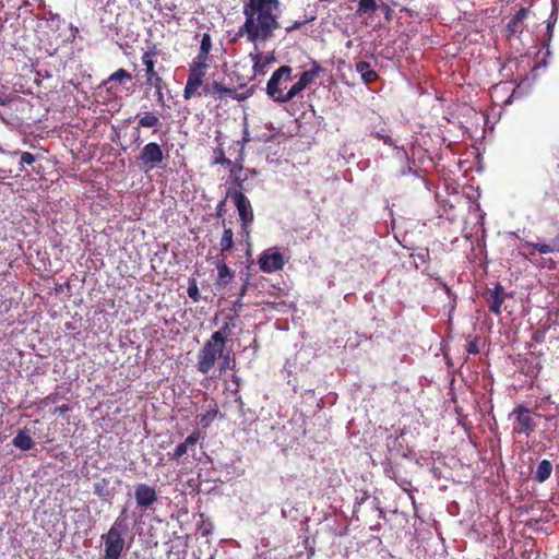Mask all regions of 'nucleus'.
<instances>
[{
	"mask_svg": "<svg viewBox=\"0 0 559 559\" xmlns=\"http://www.w3.org/2000/svg\"><path fill=\"white\" fill-rule=\"evenodd\" d=\"M278 0H246L242 4L245 22L238 27L234 41L246 37L248 43L257 45L270 40L281 24L278 21Z\"/></svg>",
	"mask_w": 559,
	"mask_h": 559,
	"instance_id": "obj_1",
	"label": "nucleus"
},
{
	"mask_svg": "<svg viewBox=\"0 0 559 559\" xmlns=\"http://www.w3.org/2000/svg\"><path fill=\"white\" fill-rule=\"evenodd\" d=\"M229 332L228 323L212 333L210 338L203 344L197 357V370L203 374H207L224 355Z\"/></svg>",
	"mask_w": 559,
	"mask_h": 559,
	"instance_id": "obj_2",
	"label": "nucleus"
},
{
	"mask_svg": "<svg viewBox=\"0 0 559 559\" xmlns=\"http://www.w3.org/2000/svg\"><path fill=\"white\" fill-rule=\"evenodd\" d=\"M157 46L155 44H152L147 50L144 51V53L141 57L142 64L144 66L145 71V85L148 88H154V95L156 98V103L160 107L166 106V98L164 91L167 88V83L162 78L159 72L155 68V57L157 56Z\"/></svg>",
	"mask_w": 559,
	"mask_h": 559,
	"instance_id": "obj_3",
	"label": "nucleus"
},
{
	"mask_svg": "<svg viewBox=\"0 0 559 559\" xmlns=\"http://www.w3.org/2000/svg\"><path fill=\"white\" fill-rule=\"evenodd\" d=\"M126 530L123 520L116 519L107 533L102 535L104 554L99 559H120L124 550L123 532Z\"/></svg>",
	"mask_w": 559,
	"mask_h": 559,
	"instance_id": "obj_4",
	"label": "nucleus"
},
{
	"mask_svg": "<svg viewBox=\"0 0 559 559\" xmlns=\"http://www.w3.org/2000/svg\"><path fill=\"white\" fill-rule=\"evenodd\" d=\"M534 417H542V415L523 404L515 405L510 413V418L513 419L512 433L524 435L528 438L536 428Z\"/></svg>",
	"mask_w": 559,
	"mask_h": 559,
	"instance_id": "obj_5",
	"label": "nucleus"
},
{
	"mask_svg": "<svg viewBox=\"0 0 559 559\" xmlns=\"http://www.w3.org/2000/svg\"><path fill=\"white\" fill-rule=\"evenodd\" d=\"M292 71L289 66H282L273 72L266 84V93L274 102L283 104L284 90L287 82L292 79Z\"/></svg>",
	"mask_w": 559,
	"mask_h": 559,
	"instance_id": "obj_6",
	"label": "nucleus"
},
{
	"mask_svg": "<svg viewBox=\"0 0 559 559\" xmlns=\"http://www.w3.org/2000/svg\"><path fill=\"white\" fill-rule=\"evenodd\" d=\"M138 159L141 169L144 173H148L164 162L163 148L156 142H148L141 148Z\"/></svg>",
	"mask_w": 559,
	"mask_h": 559,
	"instance_id": "obj_7",
	"label": "nucleus"
},
{
	"mask_svg": "<svg viewBox=\"0 0 559 559\" xmlns=\"http://www.w3.org/2000/svg\"><path fill=\"white\" fill-rule=\"evenodd\" d=\"M227 195L233 199L239 214L241 228L248 235L249 227L254 221V214L249 199L240 190H235L233 193L228 191Z\"/></svg>",
	"mask_w": 559,
	"mask_h": 559,
	"instance_id": "obj_8",
	"label": "nucleus"
},
{
	"mask_svg": "<svg viewBox=\"0 0 559 559\" xmlns=\"http://www.w3.org/2000/svg\"><path fill=\"white\" fill-rule=\"evenodd\" d=\"M258 264L262 272L274 273L284 269L286 260L281 252L267 249L259 255Z\"/></svg>",
	"mask_w": 559,
	"mask_h": 559,
	"instance_id": "obj_9",
	"label": "nucleus"
},
{
	"mask_svg": "<svg viewBox=\"0 0 559 559\" xmlns=\"http://www.w3.org/2000/svg\"><path fill=\"white\" fill-rule=\"evenodd\" d=\"M134 498L139 508L148 509L158 500V495L154 487L141 483L134 487Z\"/></svg>",
	"mask_w": 559,
	"mask_h": 559,
	"instance_id": "obj_10",
	"label": "nucleus"
},
{
	"mask_svg": "<svg viewBox=\"0 0 559 559\" xmlns=\"http://www.w3.org/2000/svg\"><path fill=\"white\" fill-rule=\"evenodd\" d=\"M206 73L204 71L188 70V79L183 88V98L191 99L194 96H201L199 90L203 86Z\"/></svg>",
	"mask_w": 559,
	"mask_h": 559,
	"instance_id": "obj_11",
	"label": "nucleus"
},
{
	"mask_svg": "<svg viewBox=\"0 0 559 559\" xmlns=\"http://www.w3.org/2000/svg\"><path fill=\"white\" fill-rule=\"evenodd\" d=\"M138 121L134 130L139 133L141 128L153 129V133L157 132L158 127L162 126L159 116L154 111H141L135 115Z\"/></svg>",
	"mask_w": 559,
	"mask_h": 559,
	"instance_id": "obj_12",
	"label": "nucleus"
},
{
	"mask_svg": "<svg viewBox=\"0 0 559 559\" xmlns=\"http://www.w3.org/2000/svg\"><path fill=\"white\" fill-rule=\"evenodd\" d=\"M506 296L504 289L500 284H497L492 290H489V297L487 298L489 311L499 316Z\"/></svg>",
	"mask_w": 559,
	"mask_h": 559,
	"instance_id": "obj_13",
	"label": "nucleus"
},
{
	"mask_svg": "<svg viewBox=\"0 0 559 559\" xmlns=\"http://www.w3.org/2000/svg\"><path fill=\"white\" fill-rule=\"evenodd\" d=\"M226 257L218 258L215 262L217 269L216 285L219 287L227 286L234 278L235 272L226 264Z\"/></svg>",
	"mask_w": 559,
	"mask_h": 559,
	"instance_id": "obj_14",
	"label": "nucleus"
},
{
	"mask_svg": "<svg viewBox=\"0 0 559 559\" xmlns=\"http://www.w3.org/2000/svg\"><path fill=\"white\" fill-rule=\"evenodd\" d=\"M212 96L214 98H223V97H231L237 100H243L248 97V95H238L236 94L235 90L225 86L221 82L213 81L212 82Z\"/></svg>",
	"mask_w": 559,
	"mask_h": 559,
	"instance_id": "obj_15",
	"label": "nucleus"
},
{
	"mask_svg": "<svg viewBox=\"0 0 559 559\" xmlns=\"http://www.w3.org/2000/svg\"><path fill=\"white\" fill-rule=\"evenodd\" d=\"M12 444L22 451L31 450L34 447V441L29 435V430L26 428L19 430L12 440Z\"/></svg>",
	"mask_w": 559,
	"mask_h": 559,
	"instance_id": "obj_16",
	"label": "nucleus"
},
{
	"mask_svg": "<svg viewBox=\"0 0 559 559\" xmlns=\"http://www.w3.org/2000/svg\"><path fill=\"white\" fill-rule=\"evenodd\" d=\"M382 0H358L356 15L365 16L371 15L380 9Z\"/></svg>",
	"mask_w": 559,
	"mask_h": 559,
	"instance_id": "obj_17",
	"label": "nucleus"
},
{
	"mask_svg": "<svg viewBox=\"0 0 559 559\" xmlns=\"http://www.w3.org/2000/svg\"><path fill=\"white\" fill-rule=\"evenodd\" d=\"M355 68L366 84L372 83L378 79L377 72L371 68L370 63L367 61H358Z\"/></svg>",
	"mask_w": 559,
	"mask_h": 559,
	"instance_id": "obj_18",
	"label": "nucleus"
},
{
	"mask_svg": "<svg viewBox=\"0 0 559 559\" xmlns=\"http://www.w3.org/2000/svg\"><path fill=\"white\" fill-rule=\"evenodd\" d=\"M526 246L533 247L539 253L546 254L550 252H559V234L550 239L549 243L530 242L526 241Z\"/></svg>",
	"mask_w": 559,
	"mask_h": 559,
	"instance_id": "obj_19",
	"label": "nucleus"
},
{
	"mask_svg": "<svg viewBox=\"0 0 559 559\" xmlns=\"http://www.w3.org/2000/svg\"><path fill=\"white\" fill-rule=\"evenodd\" d=\"M551 472H552L551 462L548 460H542L538 463L537 468L534 473V480L542 484L550 477Z\"/></svg>",
	"mask_w": 559,
	"mask_h": 559,
	"instance_id": "obj_20",
	"label": "nucleus"
},
{
	"mask_svg": "<svg viewBox=\"0 0 559 559\" xmlns=\"http://www.w3.org/2000/svg\"><path fill=\"white\" fill-rule=\"evenodd\" d=\"M322 71H323L322 67L317 61H312L311 68L307 71H304L300 74L299 81L307 87L319 76V74Z\"/></svg>",
	"mask_w": 559,
	"mask_h": 559,
	"instance_id": "obj_21",
	"label": "nucleus"
},
{
	"mask_svg": "<svg viewBox=\"0 0 559 559\" xmlns=\"http://www.w3.org/2000/svg\"><path fill=\"white\" fill-rule=\"evenodd\" d=\"M219 373H225L227 370H234L236 367L235 355L230 349H225L224 355L218 360Z\"/></svg>",
	"mask_w": 559,
	"mask_h": 559,
	"instance_id": "obj_22",
	"label": "nucleus"
},
{
	"mask_svg": "<svg viewBox=\"0 0 559 559\" xmlns=\"http://www.w3.org/2000/svg\"><path fill=\"white\" fill-rule=\"evenodd\" d=\"M234 245V233L231 228H225L219 240L221 258L225 257V252L230 251Z\"/></svg>",
	"mask_w": 559,
	"mask_h": 559,
	"instance_id": "obj_23",
	"label": "nucleus"
},
{
	"mask_svg": "<svg viewBox=\"0 0 559 559\" xmlns=\"http://www.w3.org/2000/svg\"><path fill=\"white\" fill-rule=\"evenodd\" d=\"M212 165H222V166H233V162L226 157L225 150L223 144L219 142L217 147L213 151V159L211 162Z\"/></svg>",
	"mask_w": 559,
	"mask_h": 559,
	"instance_id": "obj_24",
	"label": "nucleus"
},
{
	"mask_svg": "<svg viewBox=\"0 0 559 559\" xmlns=\"http://www.w3.org/2000/svg\"><path fill=\"white\" fill-rule=\"evenodd\" d=\"M209 60L210 56L198 53L193 60L189 63V69L195 70V71H204L206 73V70L209 69Z\"/></svg>",
	"mask_w": 559,
	"mask_h": 559,
	"instance_id": "obj_25",
	"label": "nucleus"
},
{
	"mask_svg": "<svg viewBox=\"0 0 559 559\" xmlns=\"http://www.w3.org/2000/svg\"><path fill=\"white\" fill-rule=\"evenodd\" d=\"M219 411L217 405L215 404L214 407L206 411L204 414H200L197 418L199 419V424L203 428H207L214 419L217 417Z\"/></svg>",
	"mask_w": 559,
	"mask_h": 559,
	"instance_id": "obj_26",
	"label": "nucleus"
},
{
	"mask_svg": "<svg viewBox=\"0 0 559 559\" xmlns=\"http://www.w3.org/2000/svg\"><path fill=\"white\" fill-rule=\"evenodd\" d=\"M554 404V401L551 400V395H543V396H536L534 400L533 411H542L547 412L549 411L550 406Z\"/></svg>",
	"mask_w": 559,
	"mask_h": 559,
	"instance_id": "obj_27",
	"label": "nucleus"
},
{
	"mask_svg": "<svg viewBox=\"0 0 559 559\" xmlns=\"http://www.w3.org/2000/svg\"><path fill=\"white\" fill-rule=\"evenodd\" d=\"M131 79H132L131 73L129 71H127L126 69L120 68L109 75L106 83L117 82L119 84H122L127 81H130Z\"/></svg>",
	"mask_w": 559,
	"mask_h": 559,
	"instance_id": "obj_28",
	"label": "nucleus"
},
{
	"mask_svg": "<svg viewBox=\"0 0 559 559\" xmlns=\"http://www.w3.org/2000/svg\"><path fill=\"white\" fill-rule=\"evenodd\" d=\"M528 14V9L526 8H521L519 11H516V13L512 16V19L509 21L508 23V29L511 32V33H515L516 32V27H518V24L524 20Z\"/></svg>",
	"mask_w": 559,
	"mask_h": 559,
	"instance_id": "obj_29",
	"label": "nucleus"
},
{
	"mask_svg": "<svg viewBox=\"0 0 559 559\" xmlns=\"http://www.w3.org/2000/svg\"><path fill=\"white\" fill-rule=\"evenodd\" d=\"M306 86L298 80L292 87L284 94L283 104L288 103L297 96Z\"/></svg>",
	"mask_w": 559,
	"mask_h": 559,
	"instance_id": "obj_30",
	"label": "nucleus"
},
{
	"mask_svg": "<svg viewBox=\"0 0 559 559\" xmlns=\"http://www.w3.org/2000/svg\"><path fill=\"white\" fill-rule=\"evenodd\" d=\"M187 294L194 302H198L201 299L198 282L194 277L189 278Z\"/></svg>",
	"mask_w": 559,
	"mask_h": 559,
	"instance_id": "obj_31",
	"label": "nucleus"
},
{
	"mask_svg": "<svg viewBox=\"0 0 559 559\" xmlns=\"http://www.w3.org/2000/svg\"><path fill=\"white\" fill-rule=\"evenodd\" d=\"M212 50V37L209 33H203L200 41V50L199 53L210 56Z\"/></svg>",
	"mask_w": 559,
	"mask_h": 559,
	"instance_id": "obj_32",
	"label": "nucleus"
},
{
	"mask_svg": "<svg viewBox=\"0 0 559 559\" xmlns=\"http://www.w3.org/2000/svg\"><path fill=\"white\" fill-rule=\"evenodd\" d=\"M94 493L102 499H107L109 497V491L107 490V481L105 479L94 484Z\"/></svg>",
	"mask_w": 559,
	"mask_h": 559,
	"instance_id": "obj_33",
	"label": "nucleus"
},
{
	"mask_svg": "<svg viewBox=\"0 0 559 559\" xmlns=\"http://www.w3.org/2000/svg\"><path fill=\"white\" fill-rule=\"evenodd\" d=\"M479 337L478 336H474V337H469L468 341H467V344H466V352L468 354H472V355H477L479 354Z\"/></svg>",
	"mask_w": 559,
	"mask_h": 559,
	"instance_id": "obj_34",
	"label": "nucleus"
},
{
	"mask_svg": "<svg viewBox=\"0 0 559 559\" xmlns=\"http://www.w3.org/2000/svg\"><path fill=\"white\" fill-rule=\"evenodd\" d=\"M14 155H20L21 156V159H20V164L21 165H32L34 162H35V155H33L32 153L29 152H20V151H15L13 153Z\"/></svg>",
	"mask_w": 559,
	"mask_h": 559,
	"instance_id": "obj_35",
	"label": "nucleus"
},
{
	"mask_svg": "<svg viewBox=\"0 0 559 559\" xmlns=\"http://www.w3.org/2000/svg\"><path fill=\"white\" fill-rule=\"evenodd\" d=\"M188 452V448L183 442L179 443L170 455V460L178 461Z\"/></svg>",
	"mask_w": 559,
	"mask_h": 559,
	"instance_id": "obj_36",
	"label": "nucleus"
},
{
	"mask_svg": "<svg viewBox=\"0 0 559 559\" xmlns=\"http://www.w3.org/2000/svg\"><path fill=\"white\" fill-rule=\"evenodd\" d=\"M252 61H253V69L255 72H260L262 71V68L264 66V63L262 62V55L261 53H254V55H250Z\"/></svg>",
	"mask_w": 559,
	"mask_h": 559,
	"instance_id": "obj_37",
	"label": "nucleus"
},
{
	"mask_svg": "<svg viewBox=\"0 0 559 559\" xmlns=\"http://www.w3.org/2000/svg\"><path fill=\"white\" fill-rule=\"evenodd\" d=\"M200 440V433L199 432H192L190 433L186 440L183 441V443L186 444V447L188 448L189 445H194L198 443V441Z\"/></svg>",
	"mask_w": 559,
	"mask_h": 559,
	"instance_id": "obj_38",
	"label": "nucleus"
},
{
	"mask_svg": "<svg viewBox=\"0 0 559 559\" xmlns=\"http://www.w3.org/2000/svg\"><path fill=\"white\" fill-rule=\"evenodd\" d=\"M379 10H381L383 12L384 17H385L386 21H391L392 20L393 11H392V9L390 8V5L388 3L383 2V1L380 2V9Z\"/></svg>",
	"mask_w": 559,
	"mask_h": 559,
	"instance_id": "obj_39",
	"label": "nucleus"
},
{
	"mask_svg": "<svg viewBox=\"0 0 559 559\" xmlns=\"http://www.w3.org/2000/svg\"><path fill=\"white\" fill-rule=\"evenodd\" d=\"M225 205H226V199H224V200L218 202V204L216 206V216L217 217H223L224 216Z\"/></svg>",
	"mask_w": 559,
	"mask_h": 559,
	"instance_id": "obj_40",
	"label": "nucleus"
},
{
	"mask_svg": "<svg viewBox=\"0 0 559 559\" xmlns=\"http://www.w3.org/2000/svg\"><path fill=\"white\" fill-rule=\"evenodd\" d=\"M374 136L382 140L385 144H388L390 146L394 145L393 139L390 135H382V134L376 133Z\"/></svg>",
	"mask_w": 559,
	"mask_h": 559,
	"instance_id": "obj_41",
	"label": "nucleus"
},
{
	"mask_svg": "<svg viewBox=\"0 0 559 559\" xmlns=\"http://www.w3.org/2000/svg\"><path fill=\"white\" fill-rule=\"evenodd\" d=\"M56 400H57V394H50V395H47L46 397H44L40 403H41V405L47 406L50 403H55Z\"/></svg>",
	"mask_w": 559,
	"mask_h": 559,
	"instance_id": "obj_42",
	"label": "nucleus"
},
{
	"mask_svg": "<svg viewBox=\"0 0 559 559\" xmlns=\"http://www.w3.org/2000/svg\"><path fill=\"white\" fill-rule=\"evenodd\" d=\"M248 286H249V276L246 277L242 286L240 287L238 297H245V295L247 294V290H248Z\"/></svg>",
	"mask_w": 559,
	"mask_h": 559,
	"instance_id": "obj_43",
	"label": "nucleus"
},
{
	"mask_svg": "<svg viewBox=\"0 0 559 559\" xmlns=\"http://www.w3.org/2000/svg\"><path fill=\"white\" fill-rule=\"evenodd\" d=\"M70 411V407L68 404H62L53 409V414H66Z\"/></svg>",
	"mask_w": 559,
	"mask_h": 559,
	"instance_id": "obj_44",
	"label": "nucleus"
},
{
	"mask_svg": "<svg viewBox=\"0 0 559 559\" xmlns=\"http://www.w3.org/2000/svg\"><path fill=\"white\" fill-rule=\"evenodd\" d=\"M305 23H306V21H296V22H294V24H293V25H290V26L286 27V32H287V33H289V32H292V31H294V29H298V28H300Z\"/></svg>",
	"mask_w": 559,
	"mask_h": 559,
	"instance_id": "obj_45",
	"label": "nucleus"
},
{
	"mask_svg": "<svg viewBox=\"0 0 559 559\" xmlns=\"http://www.w3.org/2000/svg\"><path fill=\"white\" fill-rule=\"evenodd\" d=\"M543 266H547L549 270H556L557 262L554 261L552 259H548L546 260L545 264H543Z\"/></svg>",
	"mask_w": 559,
	"mask_h": 559,
	"instance_id": "obj_46",
	"label": "nucleus"
},
{
	"mask_svg": "<svg viewBox=\"0 0 559 559\" xmlns=\"http://www.w3.org/2000/svg\"><path fill=\"white\" fill-rule=\"evenodd\" d=\"M242 298L243 297H238L235 302H234V308L239 311L241 310V308L243 307V304H242Z\"/></svg>",
	"mask_w": 559,
	"mask_h": 559,
	"instance_id": "obj_47",
	"label": "nucleus"
},
{
	"mask_svg": "<svg viewBox=\"0 0 559 559\" xmlns=\"http://www.w3.org/2000/svg\"><path fill=\"white\" fill-rule=\"evenodd\" d=\"M202 87H203L202 93H203L204 95H210V96H212V90H211V87H212V83H210V84H205V85L203 84V86H202Z\"/></svg>",
	"mask_w": 559,
	"mask_h": 559,
	"instance_id": "obj_48",
	"label": "nucleus"
},
{
	"mask_svg": "<svg viewBox=\"0 0 559 559\" xmlns=\"http://www.w3.org/2000/svg\"><path fill=\"white\" fill-rule=\"evenodd\" d=\"M237 145H239V156H238V160L242 162L243 160V151H245V147H243V144H241L239 141L236 142Z\"/></svg>",
	"mask_w": 559,
	"mask_h": 559,
	"instance_id": "obj_49",
	"label": "nucleus"
},
{
	"mask_svg": "<svg viewBox=\"0 0 559 559\" xmlns=\"http://www.w3.org/2000/svg\"><path fill=\"white\" fill-rule=\"evenodd\" d=\"M235 182L238 186L239 190L242 191L243 181L239 177H235Z\"/></svg>",
	"mask_w": 559,
	"mask_h": 559,
	"instance_id": "obj_50",
	"label": "nucleus"
},
{
	"mask_svg": "<svg viewBox=\"0 0 559 559\" xmlns=\"http://www.w3.org/2000/svg\"><path fill=\"white\" fill-rule=\"evenodd\" d=\"M8 104V100L0 97V106H5Z\"/></svg>",
	"mask_w": 559,
	"mask_h": 559,
	"instance_id": "obj_51",
	"label": "nucleus"
},
{
	"mask_svg": "<svg viewBox=\"0 0 559 559\" xmlns=\"http://www.w3.org/2000/svg\"><path fill=\"white\" fill-rule=\"evenodd\" d=\"M134 142L140 145L143 141L140 139V136L138 135L134 140Z\"/></svg>",
	"mask_w": 559,
	"mask_h": 559,
	"instance_id": "obj_52",
	"label": "nucleus"
},
{
	"mask_svg": "<svg viewBox=\"0 0 559 559\" xmlns=\"http://www.w3.org/2000/svg\"><path fill=\"white\" fill-rule=\"evenodd\" d=\"M540 369H542V366H540V365H537V370H536V372H535V377L538 374V372L540 371Z\"/></svg>",
	"mask_w": 559,
	"mask_h": 559,
	"instance_id": "obj_53",
	"label": "nucleus"
},
{
	"mask_svg": "<svg viewBox=\"0 0 559 559\" xmlns=\"http://www.w3.org/2000/svg\"><path fill=\"white\" fill-rule=\"evenodd\" d=\"M319 2H332L333 0H318Z\"/></svg>",
	"mask_w": 559,
	"mask_h": 559,
	"instance_id": "obj_54",
	"label": "nucleus"
},
{
	"mask_svg": "<svg viewBox=\"0 0 559 559\" xmlns=\"http://www.w3.org/2000/svg\"><path fill=\"white\" fill-rule=\"evenodd\" d=\"M238 402H239L240 406H242L243 403H242L241 397L238 399Z\"/></svg>",
	"mask_w": 559,
	"mask_h": 559,
	"instance_id": "obj_55",
	"label": "nucleus"
},
{
	"mask_svg": "<svg viewBox=\"0 0 559 559\" xmlns=\"http://www.w3.org/2000/svg\"><path fill=\"white\" fill-rule=\"evenodd\" d=\"M444 289L449 292V287L447 285H443Z\"/></svg>",
	"mask_w": 559,
	"mask_h": 559,
	"instance_id": "obj_56",
	"label": "nucleus"
}]
</instances>
